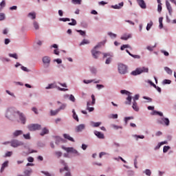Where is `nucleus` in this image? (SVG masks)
Instances as JSON below:
<instances>
[{"label":"nucleus","mask_w":176,"mask_h":176,"mask_svg":"<svg viewBox=\"0 0 176 176\" xmlns=\"http://www.w3.org/2000/svg\"><path fill=\"white\" fill-rule=\"evenodd\" d=\"M65 151L67 152H72V153H78V151L74 149L72 147L66 148Z\"/></svg>","instance_id":"412c9836"},{"label":"nucleus","mask_w":176,"mask_h":176,"mask_svg":"<svg viewBox=\"0 0 176 176\" xmlns=\"http://www.w3.org/2000/svg\"><path fill=\"white\" fill-rule=\"evenodd\" d=\"M139 6L142 8V9H146V4L144 0H140V1L138 2Z\"/></svg>","instance_id":"2eb2a0df"},{"label":"nucleus","mask_w":176,"mask_h":176,"mask_svg":"<svg viewBox=\"0 0 176 176\" xmlns=\"http://www.w3.org/2000/svg\"><path fill=\"white\" fill-rule=\"evenodd\" d=\"M91 104L90 103V102H87V108H89L90 107V105H94V104H96V96H94V95H91Z\"/></svg>","instance_id":"f8f14e48"},{"label":"nucleus","mask_w":176,"mask_h":176,"mask_svg":"<svg viewBox=\"0 0 176 176\" xmlns=\"http://www.w3.org/2000/svg\"><path fill=\"white\" fill-rule=\"evenodd\" d=\"M58 112H60V109H56L55 111L51 110L50 113H51L52 116H54L57 115Z\"/></svg>","instance_id":"c756f323"},{"label":"nucleus","mask_w":176,"mask_h":176,"mask_svg":"<svg viewBox=\"0 0 176 176\" xmlns=\"http://www.w3.org/2000/svg\"><path fill=\"white\" fill-rule=\"evenodd\" d=\"M131 49V47H130V45H123L122 46H121L120 50H124V49Z\"/></svg>","instance_id":"7c9ffc66"},{"label":"nucleus","mask_w":176,"mask_h":176,"mask_svg":"<svg viewBox=\"0 0 176 176\" xmlns=\"http://www.w3.org/2000/svg\"><path fill=\"white\" fill-rule=\"evenodd\" d=\"M28 17H32V20H34V19H36V14H35V12H30Z\"/></svg>","instance_id":"c85d7f7f"},{"label":"nucleus","mask_w":176,"mask_h":176,"mask_svg":"<svg viewBox=\"0 0 176 176\" xmlns=\"http://www.w3.org/2000/svg\"><path fill=\"white\" fill-rule=\"evenodd\" d=\"M162 122H163L166 126L170 125V120H168V118H162Z\"/></svg>","instance_id":"4be33fe9"},{"label":"nucleus","mask_w":176,"mask_h":176,"mask_svg":"<svg viewBox=\"0 0 176 176\" xmlns=\"http://www.w3.org/2000/svg\"><path fill=\"white\" fill-rule=\"evenodd\" d=\"M69 100L70 101H72L73 102H75V96H74V95H70L69 96Z\"/></svg>","instance_id":"6e6d98bb"},{"label":"nucleus","mask_w":176,"mask_h":176,"mask_svg":"<svg viewBox=\"0 0 176 176\" xmlns=\"http://www.w3.org/2000/svg\"><path fill=\"white\" fill-rule=\"evenodd\" d=\"M21 69L23 71H24L25 72H28V69H27V67H24V66H22L21 67Z\"/></svg>","instance_id":"774afa93"},{"label":"nucleus","mask_w":176,"mask_h":176,"mask_svg":"<svg viewBox=\"0 0 176 176\" xmlns=\"http://www.w3.org/2000/svg\"><path fill=\"white\" fill-rule=\"evenodd\" d=\"M72 113H73V118L77 122H79V118H78V115H76V112H75V109L72 110Z\"/></svg>","instance_id":"cd10ccee"},{"label":"nucleus","mask_w":176,"mask_h":176,"mask_svg":"<svg viewBox=\"0 0 176 176\" xmlns=\"http://www.w3.org/2000/svg\"><path fill=\"white\" fill-rule=\"evenodd\" d=\"M56 87H57V85L55 83H52L50 84L45 89L47 90L49 89H56Z\"/></svg>","instance_id":"bb28decb"},{"label":"nucleus","mask_w":176,"mask_h":176,"mask_svg":"<svg viewBox=\"0 0 176 176\" xmlns=\"http://www.w3.org/2000/svg\"><path fill=\"white\" fill-rule=\"evenodd\" d=\"M120 93L121 94H126V96H128V97L126 98L128 102H125V104H128V105H131V96H130L131 93L126 90H121Z\"/></svg>","instance_id":"423d86ee"},{"label":"nucleus","mask_w":176,"mask_h":176,"mask_svg":"<svg viewBox=\"0 0 176 176\" xmlns=\"http://www.w3.org/2000/svg\"><path fill=\"white\" fill-rule=\"evenodd\" d=\"M64 138L66 140H68L69 141H71L72 142H75V140L72 138V137H70L69 134L65 133L63 134Z\"/></svg>","instance_id":"dca6fc26"},{"label":"nucleus","mask_w":176,"mask_h":176,"mask_svg":"<svg viewBox=\"0 0 176 176\" xmlns=\"http://www.w3.org/2000/svg\"><path fill=\"white\" fill-rule=\"evenodd\" d=\"M60 164H63L64 166V168H60V173H64V171H67L65 174V176H72L71 175V171H69V168H68V166L67 165V163H65V160H61L60 161Z\"/></svg>","instance_id":"f03ea898"},{"label":"nucleus","mask_w":176,"mask_h":176,"mask_svg":"<svg viewBox=\"0 0 176 176\" xmlns=\"http://www.w3.org/2000/svg\"><path fill=\"white\" fill-rule=\"evenodd\" d=\"M132 108L133 109H134V111H136V112H138V111H140V108L138 107V104H137L136 101H134L133 102Z\"/></svg>","instance_id":"f3484780"},{"label":"nucleus","mask_w":176,"mask_h":176,"mask_svg":"<svg viewBox=\"0 0 176 176\" xmlns=\"http://www.w3.org/2000/svg\"><path fill=\"white\" fill-rule=\"evenodd\" d=\"M15 113H16V110H14V108H10L7 111L6 118H8V119H11L12 116H14Z\"/></svg>","instance_id":"6e6552de"},{"label":"nucleus","mask_w":176,"mask_h":176,"mask_svg":"<svg viewBox=\"0 0 176 176\" xmlns=\"http://www.w3.org/2000/svg\"><path fill=\"white\" fill-rule=\"evenodd\" d=\"M129 38H131V34H124L122 36H121V39L122 41H127V39H129Z\"/></svg>","instance_id":"a878e982"},{"label":"nucleus","mask_w":176,"mask_h":176,"mask_svg":"<svg viewBox=\"0 0 176 176\" xmlns=\"http://www.w3.org/2000/svg\"><path fill=\"white\" fill-rule=\"evenodd\" d=\"M6 6V3L5 2V0H3L0 3V6L1 8H5Z\"/></svg>","instance_id":"864d4df0"},{"label":"nucleus","mask_w":176,"mask_h":176,"mask_svg":"<svg viewBox=\"0 0 176 176\" xmlns=\"http://www.w3.org/2000/svg\"><path fill=\"white\" fill-rule=\"evenodd\" d=\"M140 98V95H135L133 98V102L137 101Z\"/></svg>","instance_id":"0e129e2a"},{"label":"nucleus","mask_w":176,"mask_h":176,"mask_svg":"<svg viewBox=\"0 0 176 176\" xmlns=\"http://www.w3.org/2000/svg\"><path fill=\"white\" fill-rule=\"evenodd\" d=\"M28 161L30 162V163H32L34 162V157H29L28 158Z\"/></svg>","instance_id":"052dcab7"},{"label":"nucleus","mask_w":176,"mask_h":176,"mask_svg":"<svg viewBox=\"0 0 176 176\" xmlns=\"http://www.w3.org/2000/svg\"><path fill=\"white\" fill-rule=\"evenodd\" d=\"M55 155L57 156V157H61L63 153L61 152H60V151H56L55 153Z\"/></svg>","instance_id":"603ef678"},{"label":"nucleus","mask_w":176,"mask_h":176,"mask_svg":"<svg viewBox=\"0 0 176 176\" xmlns=\"http://www.w3.org/2000/svg\"><path fill=\"white\" fill-rule=\"evenodd\" d=\"M6 144H10V146H12V148H17L23 145V142L17 140H12L10 142H6L4 143L5 145H6Z\"/></svg>","instance_id":"7ed1b4c3"},{"label":"nucleus","mask_w":176,"mask_h":176,"mask_svg":"<svg viewBox=\"0 0 176 176\" xmlns=\"http://www.w3.org/2000/svg\"><path fill=\"white\" fill-rule=\"evenodd\" d=\"M89 43H90V42L88 40L83 39L80 45L82 46V45H89Z\"/></svg>","instance_id":"473e14b6"},{"label":"nucleus","mask_w":176,"mask_h":176,"mask_svg":"<svg viewBox=\"0 0 176 176\" xmlns=\"http://www.w3.org/2000/svg\"><path fill=\"white\" fill-rule=\"evenodd\" d=\"M164 69H165L166 72H167V74H169V75L173 74V71H171V69L170 68L165 67Z\"/></svg>","instance_id":"a19ab883"},{"label":"nucleus","mask_w":176,"mask_h":176,"mask_svg":"<svg viewBox=\"0 0 176 176\" xmlns=\"http://www.w3.org/2000/svg\"><path fill=\"white\" fill-rule=\"evenodd\" d=\"M149 72V69L148 67H138L135 70L133 71L131 74L133 76H137V75H141V74H148Z\"/></svg>","instance_id":"f257e3e1"},{"label":"nucleus","mask_w":176,"mask_h":176,"mask_svg":"<svg viewBox=\"0 0 176 176\" xmlns=\"http://www.w3.org/2000/svg\"><path fill=\"white\" fill-rule=\"evenodd\" d=\"M76 24H77L76 20L74 19H72V22L68 23L69 25H76Z\"/></svg>","instance_id":"f704fd0d"},{"label":"nucleus","mask_w":176,"mask_h":176,"mask_svg":"<svg viewBox=\"0 0 176 176\" xmlns=\"http://www.w3.org/2000/svg\"><path fill=\"white\" fill-rule=\"evenodd\" d=\"M9 164V162L8 161H6L1 166V173H3V170H5V168H6V167H8Z\"/></svg>","instance_id":"a211bd4d"},{"label":"nucleus","mask_w":176,"mask_h":176,"mask_svg":"<svg viewBox=\"0 0 176 176\" xmlns=\"http://www.w3.org/2000/svg\"><path fill=\"white\" fill-rule=\"evenodd\" d=\"M23 137L25 140H31V136L30 135V133L23 134Z\"/></svg>","instance_id":"79ce46f5"},{"label":"nucleus","mask_w":176,"mask_h":176,"mask_svg":"<svg viewBox=\"0 0 176 176\" xmlns=\"http://www.w3.org/2000/svg\"><path fill=\"white\" fill-rule=\"evenodd\" d=\"M109 56H111V54L109 53H103V58L109 57Z\"/></svg>","instance_id":"e2e57ef3"},{"label":"nucleus","mask_w":176,"mask_h":176,"mask_svg":"<svg viewBox=\"0 0 176 176\" xmlns=\"http://www.w3.org/2000/svg\"><path fill=\"white\" fill-rule=\"evenodd\" d=\"M162 53H163L164 54V56H166V57L170 55V54H168V52L167 51L162 50Z\"/></svg>","instance_id":"680f3d73"},{"label":"nucleus","mask_w":176,"mask_h":176,"mask_svg":"<svg viewBox=\"0 0 176 176\" xmlns=\"http://www.w3.org/2000/svg\"><path fill=\"white\" fill-rule=\"evenodd\" d=\"M5 19V14L1 13L0 14V21H2Z\"/></svg>","instance_id":"4d7b16f0"},{"label":"nucleus","mask_w":176,"mask_h":176,"mask_svg":"<svg viewBox=\"0 0 176 176\" xmlns=\"http://www.w3.org/2000/svg\"><path fill=\"white\" fill-rule=\"evenodd\" d=\"M118 72L122 74H127V66L122 63L118 64Z\"/></svg>","instance_id":"0eeeda50"},{"label":"nucleus","mask_w":176,"mask_h":176,"mask_svg":"<svg viewBox=\"0 0 176 176\" xmlns=\"http://www.w3.org/2000/svg\"><path fill=\"white\" fill-rule=\"evenodd\" d=\"M111 61H112V58H108L105 61V64H111Z\"/></svg>","instance_id":"bf43d9fd"},{"label":"nucleus","mask_w":176,"mask_h":176,"mask_svg":"<svg viewBox=\"0 0 176 176\" xmlns=\"http://www.w3.org/2000/svg\"><path fill=\"white\" fill-rule=\"evenodd\" d=\"M64 140H63V138L58 137V136H56L55 138V144H56L57 145H58V144H60V142H63Z\"/></svg>","instance_id":"393cba45"},{"label":"nucleus","mask_w":176,"mask_h":176,"mask_svg":"<svg viewBox=\"0 0 176 176\" xmlns=\"http://www.w3.org/2000/svg\"><path fill=\"white\" fill-rule=\"evenodd\" d=\"M169 149H170V146H164V148H163L164 153H166V152H168Z\"/></svg>","instance_id":"ea45409f"},{"label":"nucleus","mask_w":176,"mask_h":176,"mask_svg":"<svg viewBox=\"0 0 176 176\" xmlns=\"http://www.w3.org/2000/svg\"><path fill=\"white\" fill-rule=\"evenodd\" d=\"M12 151H8L6 153V157H10V156H12Z\"/></svg>","instance_id":"09e8293b"},{"label":"nucleus","mask_w":176,"mask_h":176,"mask_svg":"<svg viewBox=\"0 0 176 176\" xmlns=\"http://www.w3.org/2000/svg\"><path fill=\"white\" fill-rule=\"evenodd\" d=\"M28 129L30 131H36V130H41V126L38 124H32L28 126Z\"/></svg>","instance_id":"39448f33"},{"label":"nucleus","mask_w":176,"mask_h":176,"mask_svg":"<svg viewBox=\"0 0 176 176\" xmlns=\"http://www.w3.org/2000/svg\"><path fill=\"white\" fill-rule=\"evenodd\" d=\"M93 82V80H84L83 82L86 85H89V83H91Z\"/></svg>","instance_id":"3c124183"},{"label":"nucleus","mask_w":176,"mask_h":176,"mask_svg":"<svg viewBox=\"0 0 176 176\" xmlns=\"http://www.w3.org/2000/svg\"><path fill=\"white\" fill-rule=\"evenodd\" d=\"M170 83H171V80H170L165 79L163 81L164 85H170Z\"/></svg>","instance_id":"a18cd8bd"},{"label":"nucleus","mask_w":176,"mask_h":176,"mask_svg":"<svg viewBox=\"0 0 176 176\" xmlns=\"http://www.w3.org/2000/svg\"><path fill=\"white\" fill-rule=\"evenodd\" d=\"M32 173V170H26L24 172L25 176H30V174Z\"/></svg>","instance_id":"e433bc0d"},{"label":"nucleus","mask_w":176,"mask_h":176,"mask_svg":"<svg viewBox=\"0 0 176 176\" xmlns=\"http://www.w3.org/2000/svg\"><path fill=\"white\" fill-rule=\"evenodd\" d=\"M85 127H86V126L85 125V124H79L75 129L76 132V133H80V131H82V130H85Z\"/></svg>","instance_id":"1a4fd4ad"},{"label":"nucleus","mask_w":176,"mask_h":176,"mask_svg":"<svg viewBox=\"0 0 176 176\" xmlns=\"http://www.w3.org/2000/svg\"><path fill=\"white\" fill-rule=\"evenodd\" d=\"M17 113L19 115V119L21 122H22L23 124H25V116L23 115V113L17 111Z\"/></svg>","instance_id":"ddd939ff"},{"label":"nucleus","mask_w":176,"mask_h":176,"mask_svg":"<svg viewBox=\"0 0 176 176\" xmlns=\"http://www.w3.org/2000/svg\"><path fill=\"white\" fill-rule=\"evenodd\" d=\"M157 2L158 3V6H157V12L159 13L162 12V1L160 0H157Z\"/></svg>","instance_id":"aec40b11"},{"label":"nucleus","mask_w":176,"mask_h":176,"mask_svg":"<svg viewBox=\"0 0 176 176\" xmlns=\"http://www.w3.org/2000/svg\"><path fill=\"white\" fill-rule=\"evenodd\" d=\"M94 134H95V135H96V137H98V138H100V140H104L105 138L104 133H102L100 131H95Z\"/></svg>","instance_id":"9d476101"},{"label":"nucleus","mask_w":176,"mask_h":176,"mask_svg":"<svg viewBox=\"0 0 176 176\" xmlns=\"http://www.w3.org/2000/svg\"><path fill=\"white\" fill-rule=\"evenodd\" d=\"M166 6L168 10L170 16H171V14H173V8H171V4H170V2H168V1H166Z\"/></svg>","instance_id":"9b49d317"},{"label":"nucleus","mask_w":176,"mask_h":176,"mask_svg":"<svg viewBox=\"0 0 176 176\" xmlns=\"http://www.w3.org/2000/svg\"><path fill=\"white\" fill-rule=\"evenodd\" d=\"M131 57H133V58H140V55H134L132 54V55L131 56Z\"/></svg>","instance_id":"69168bd1"},{"label":"nucleus","mask_w":176,"mask_h":176,"mask_svg":"<svg viewBox=\"0 0 176 176\" xmlns=\"http://www.w3.org/2000/svg\"><path fill=\"white\" fill-rule=\"evenodd\" d=\"M123 2L120 3L119 4L112 6L113 9H120L122 7H123Z\"/></svg>","instance_id":"5701e85b"},{"label":"nucleus","mask_w":176,"mask_h":176,"mask_svg":"<svg viewBox=\"0 0 176 176\" xmlns=\"http://www.w3.org/2000/svg\"><path fill=\"white\" fill-rule=\"evenodd\" d=\"M102 45H104V43H100L94 47V50H92L91 53L94 58H98V56L101 54V52L96 50V49H98V47H101Z\"/></svg>","instance_id":"20e7f679"},{"label":"nucleus","mask_w":176,"mask_h":176,"mask_svg":"<svg viewBox=\"0 0 176 176\" xmlns=\"http://www.w3.org/2000/svg\"><path fill=\"white\" fill-rule=\"evenodd\" d=\"M23 135V131L21 130L15 131L13 133L14 137H19V135Z\"/></svg>","instance_id":"6ab92c4d"},{"label":"nucleus","mask_w":176,"mask_h":176,"mask_svg":"<svg viewBox=\"0 0 176 176\" xmlns=\"http://www.w3.org/2000/svg\"><path fill=\"white\" fill-rule=\"evenodd\" d=\"M152 25H153V23L152 21H151L149 23L147 24V26H146L147 31H149L151 30Z\"/></svg>","instance_id":"c9c22d12"},{"label":"nucleus","mask_w":176,"mask_h":176,"mask_svg":"<svg viewBox=\"0 0 176 176\" xmlns=\"http://www.w3.org/2000/svg\"><path fill=\"white\" fill-rule=\"evenodd\" d=\"M148 83L151 85V86H153V87H156V85H155V83H153L152 81L148 80Z\"/></svg>","instance_id":"338daca9"},{"label":"nucleus","mask_w":176,"mask_h":176,"mask_svg":"<svg viewBox=\"0 0 176 176\" xmlns=\"http://www.w3.org/2000/svg\"><path fill=\"white\" fill-rule=\"evenodd\" d=\"M33 25L35 30H39V24L38 23V22L34 21L33 23Z\"/></svg>","instance_id":"72a5a7b5"},{"label":"nucleus","mask_w":176,"mask_h":176,"mask_svg":"<svg viewBox=\"0 0 176 176\" xmlns=\"http://www.w3.org/2000/svg\"><path fill=\"white\" fill-rule=\"evenodd\" d=\"M58 90L60 91H68V89L61 88L60 87H58Z\"/></svg>","instance_id":"5fc2aeb1"},{"label":"nucleus","mask_w":176,"mask_h":176,"mask_svg":"<svg viewBox=\"0 0 176 176\" xmlns=\"http://www.w3.org/2000/svg\"><path fill=\"white\" fill-rule=\"evenodd\" d=\"M101 122H94V127H99Z\"/></svg>","instance_id":"13d9d810"},{"label":"nucleus","mask_w":176,"mask_h":176,"mask_svg":"<svg viewBox=\"0 0 176 176\" xmlns=\"http://www.w3.org/2000/svg\"><path fill=\"white\" fill-rule=\"evenodd\" d=\"M67 104H63L58 109H59V111L66 108Z\"/></svg>","instance_id":"8fccbe9b"},{"label":"nucleus","mask_w":176,"mask_h":176,"mask_svg":"<svg viewBox=\"0 0 176 176\" xmlns=\"http://www.w3.org/2000/svg\"><path fill=\"white\" fill-rule=\"evenodd\" d=\"M133 119H134L133 117H126L124 118L125 123L127 124V122H129V120H131Z\"/></svg>","instance_id":"37998d69"},{"label":"nucleus","mask_w":176,"mask_h":176,"mask_svg":"<svg viewBox=\"0 0 176 176\" xmlns=\"http://www.w3.org/2000/svg\"><path fill=\"white\" fill-rule=\"evenodd\" d=\"M72 3L74 5H80V3H82V0H72Z\"/></svg>","instance_id":"2f4dec72"},{"label":"nucleus","mask_w":176,"mask_h":176,"mask_svg":"<svg viewBox=\"0 0 176 176\" xmlns=\"http://www.w3.org/2000/svg\"><path fill=\"white\" fill-rule=\"evenodd\" d=\"M153 115H159L160 116H163V113H160L159 111H154L153 112Z\"/></svg>","instance_id":"49530a36"},{"label":"nucleus","mask_w":176,"mask_h":176,"mask_svg":"<svg viewBox=\"0 0 176 176\" xmlns=\"http://www.w3.org/2000/svg\"><path fill=\"white\" fill-rule=\"evenodd\" d=\"M45 134H49V129H47L46 128L43 129L42 131L40 133V135L43 137V135H45Z\"/></svg>","instance_id":"b1692460"},{"label":"nucleus","mask_w":176,"mask_h":176,"mask_svg":"<svg viewBox=\"0 0 176 176\" xmlns=\"http://www.w3.org/2000/svg\"><path fill=\"white\" fill-rule=\"evenodd\" d=\"M77 32H79V34L82 35V36H85V35H86V32L82 30H77Z\"/></svg>","instance_id":"de8ad7c7"},{"label":"nucleus","mask_w":176,"mask_h":176,"mask_svg":"<svg viewBox=\"0 0 176 176\" xmlns=\"http://www.w3.org/2000/svg\"><path fill=\"white\" fill-rule=\"evenodd\" d=\"M144 173H145L146 175H148V176H151L152 174V172H151V170L149 169H146Z\"/></svg>","instance_id":"4c0bfd02"},{"label":"nucleus","mask_w":176,"mask_h":176,"mask_svg":"<svg viewBox=\"0 0 176 176\" xmlns=\"http://www.w3.org/2000/svg\"><path fill=\"white\" fill-rule=\"evenodd\" d=\"M108 36H111V38H116V36H117L116 34H113L112 32H109Z\"/></svg>","instance_id":"c03bdc74"},{"label":"nucleus","mask_w":176,"mask_h":176,"mask_svg":"<svg viewBox=\"0 0 176 176\" xmlns=\"http://www.w3.org/2000/svg\"><path fill=\"white\" fill-rule=\"evenodd\" d=\"M43 64H47V65H49L50 64V57L44 56L43 58Z\"/></svg>","instance_id":"4468645a"},{"label":"nucleus","mask_w":176,"mask_h":176,"mask_svg":"<svg viewBox=\"0 0 176 176\" xmlns=\"http://www.w3.org/2000/svg\"><path fill=\"white\" fill-rule=\"evenodd\" d=\"M9 56L12 57V58H15L16 60L19 58V57L17 56V54H10Z\"/></svg>","instance_id":"58836bf2"}]
</instances>
